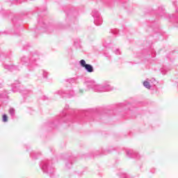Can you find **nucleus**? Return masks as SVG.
<instances>
[{"mask_svg": "<svg viewBox=\"0 0 178 178\" xmlns=\"http://www.w3.org/2000/svg\"><path fill=\"white\" fill-rule=\"evenodd\" d=\"M80 65L82 67H84L87 72L89 73H92L94 72V69L92 68V66L90 64H86V60H80Z\"/></svg>", "mask_w": 178, "mask_h": 178, "instance_id": "f257e3e1", "label": "nucleus"}, {"mask_svg": "<svg viewBox=\"0 0 178 178\" xmlns=\"http://www.w3.org/2000/svg\"><path fill=\"white\" fill-rule=\"evenodd\" d=\"M143 86L146 88H148V90H149V88H151V84L149 83V82H148L147 81L143 82Z\"/></svg>", "mask_w": 178, "mask_h": 178, "instance_id": "f03ea898", "label": "nucleus"}, {"mask_svg": "<svg viewBox=\"0 0 178 178\" xmlns=\"http://www.w3.org/2000/svg\"><path fill=\"white\" fill-rule=\"evenodd\" d=\"M3 122H8V115H6V114H4L3 115Z\"/></svg>", "mask_w": 178, "mask_h": 178, "instance_id": "7ed1b4c3", "label": "nucleus"}]
</instances>
